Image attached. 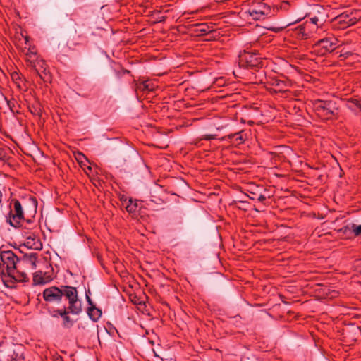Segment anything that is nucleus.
Segmentation results:
<instances>
[{"label": "nucleus", "instance_id": "nucleus-13", "mask_svg": "<svg viewBox=\"0 0 361 361\" xmlns=\"http://www.w3.org/2000/svg\"><path fill=\"white\" fill-rule=\"evenodd\" d=\"M193 32L197 36L210 35V37H214V34L216 32L212 27L207 23H197L192 25Z\"/></svg>", "mask_w": 361, "mask_h": 361}, {"label": "nucleus", "instance_id": "nucleus-1", "mask_svg": "<svg viewBox=\"0 0 361 361\" xmlns=\"http://www.w3.org/2000/svg\"><path fill=\"white\" fill-rule=\"evenodd\" d=\"M37 204L36 198L32 196L23 198L22 201L12 199L10 202V211L6 215V222L16 228L22 227L25 221L32 223L31 219L37 214Z\"/></svg>", "mask_w": 361, "mask_h": 361}, {"label": "nucleus", "instance_id": "nucleus-14", "mask_svg": "<svg viewBox=\"0 0 361 361\" xmlns=\"http://www.w3.org/2000/svg\"><path fill=\"white\" fill-rule=\"evenodd\" d=\"M52 279L53 276L49 272L37 271L33 274L34 285H43L50 282Z\"/></svg>", "mask_w": 361, "mask_h": 361}, {"label": "nucleus", "instance_id": "nucleus-33", "mask_svg": "<svg viewBox=\"0 0 361 361\" xmlns=\"http://www.w3.org/2000/svg\"><path fill=\"white\" fill-rule=\"evenodd\" d=\"M86 300H87V302L89 305V307H92V306H94L92 299L90 298V295H88L87 294H86Z\"/></svg>", "mask_w": 361, "mask_h": 361}, {"label": "nucleus", "instance_id": "nucleus-6", "mask_svg": "<svg viewBox=\"0 0 361 361\" xmlns=\"http://www.w3.org/2000/svg\"><path fill=\"white\" fill-rule=\"evenodd\" d=\"M60 289L61 290V299L65 298L68 302V307H70V310L73 311L76 310L77 307H82L76 287L61 285Z\"/></svg>", "mask_w": 361, "mask_h": 361}, {"label": "nucleus", "instance_id": "nucleus-25", "mask_svg": "<svg viewBox=\"0 0 361 361\" xmlns=\"http://www.w3.org/2000/svg\"><path fill=\"white\" fill-rule=\"evenodd\" d=\"M351 230L352 228L349 226H344L338 230V233L343 235H348L351 233Z\"/></svg>", "mask_w": 361, "mask_h": 361}, {"label": "nucleus", "instance_id": "nucleus-30", "mask_svg": "<svg viewBox=\"0 0 361 361\" xmlns=\"http://www.w3.org/2000/svg\"><path fill=\"white\" fill-rule=\"evenodd\" d=\"M355 269L361 274V259H357L355 262Z\"/></svg>", "mask_w": 361, "mask_h": 361}, {"label": "nucleus", "instance_id": "nucleus-37", "mask_svg": "<svg viewBox=\"0 0 361 361\" xmlns=\"http://www.w3.org/2000/svg\"><path fill=\"white\" fill-rule=\"evenodd\" d=\"M34 48H32V49L30 48L25 54H37L36 51L32 50Z\"/></svg>", "mask_w": 361, "mask_h": 361}, {"label": "nucleus", "instance_id": "nucleus-24", "mask_svg": "<svg viewBox=\"0 0 361 361\" xmlns=\"http://www.w3.org/2000/svg\"><path fill=\"white\" fill-rule=\"evenodd\" d=\"M137 89L142 90V91H152V88L149 87V84L148 83V81H144L139 85H137Z\"/></svg>", "mask_w": 361, "mask_h": 361}, {"label": "nucleus", "instance_id": "nucleus-4", "mask_svg": "<svg viewBox=\"0 0 361 361\" xmlns=\"http://www.w3.org/2000/svg\"><path fill=\"white\" fill-rule=\"evenodd\" d=\"M240 67L257 71L262 67V58L255 50H244L239 54L238 59Z\"/></svg>", "mask_w": 361, "mask_h": 361}, {"label": "nucleus", "instance_id": "nucleus-3", "mask_svg": "<svg viewBox=\"0 0 361 361\" xmlns=\"http://www.w3.org/2000/svg\"><path fill=\"white\" fill-rule=\"evenodd\" d=\"M312 107L316 115L323 121L336 120L339 117L340 106L335 99H315Z\"/></svg>", "mask_w": 361, "mask_h": 361}, {"label": "nucleus", "instance_id": "nucleus-31", "mask_svg": "<svg viewBox=\"0 0 361 361\" xmlns=\"http://www.w3.org/2000/svg\"><path fill=\"white\" fill-rule=\"evenodd\" d=\"M216 139V135H204L202 140H212Z\"/></svg>", "mask_w": 361, "mask_h": 361}, {"label": "nucleus", "instance_id": "nucleus-40", "mask_svg": "<svg viewBox=\"0 0 361 361\" xmlns=\"http://www.w3.org/2000/svg\"><path fill=\"white\" fill-rule=\"evenodd\" d=\"M30 239H31V238H30V237H29V238H27V243L28 244L30 243L29 240H30Z\"/></svg>", "mask_w": 361, "mask_h": 361}, {"label": "nucleus", "instance_id": "nucleus-28", "mask_svg": "<svg viewBox=\"0 0 361 361\" xmlns=\"http://www.w3.org/2000/svg\"><path fill=\"white\" fill-rule=\"evenodd\" d=\"M126 73H130V71L128 70H126L121 67L120 71H116V74L117 75L118 77H121V75H123Z\"/></svg>", "mask_w": 361, "mask_h": 361}, {"label": "nucleus", "instance_id": "nucleus-16", "mask_svg": "<svg viewBox=\"0 0 361 361\" xmlns=\"http://www.w3.org/2000/svg\"><path fill=\"white\" fill-rule=\"evenodd\" d=\"M250 8H252L254 11L261 12L262 14H265L267 16L270 15L271 13V7L264 2H257Z\"/></svg>", "mask_w": 361, "mask_h": 361}, {"label": "nucleus", "instance_id": "nucleus-29", "mask_svg": "<svg viewBox=\"0 0 361 361\" xmlns=\"http://www.w3.org/2000/svg\"><path fill=\"white\" fill-rule=\"evenodd\" d=\"M10 356L11 360L13 361H18L21 357V355H19L18 353H16L15 350H13V354H11Z\"/></svg>", "mask_w": 361, "mask_h": 361}, {"label": "nucleus", "instance_id": "nucleus-12", "mask_svg": "<svg viewBox=\"0 0 361 361\" xmlns=\"http://www.w3.org/2000/svg\"><path fill=\"white\" fill-rule=\"evenodd\" d=\"M37 260V253L25 254L21 258H19L18 264L19 268L23 267H28L32 269H35L36 262Z\"/></svg>", "mask_w": 361, "mask_h": 361}, {"label": "nucleus", "instance_id": "nucleus-9", "mask_svg": "<svg viewBox=\"0 0 361 361\" xmlns=\"http://www.w3.org/2000/svg\"><path fill=\"white\" fill-rule=\"evenodd\" d=\"M30 70L32 71L37 76H39L40 80H42L44 82H51L52 77L49 71L47 68V65L45 61H39V63H37L36 67L32 68Z\"/></svg>", "mask_w": 361, "mask_h": 361}, {"label": "nucleus", "instance_id": "nucleus-18", "mask_svg": "<svg viewBox=\"0 0 361 361\" xmlns=\"http://www.w3.org/2000/svg\"><path fill=\"white\" fill-rule=\"evenodd\" d=\"M346 106L350 111L357 112L361 110V104L356 99H349L347 101Z\"/></svg>", "mask_w": 361, "mask_h": 361}, {"label": "nucleus", "instance_id": "nucleus-39", "mask_svg": "<svg viewBox=\"0 0 361 361\" xmlns=\"http://www.w3.org/2000/svg\"><path fill=\"white\" fill-rule=\"evenodd\" d=\"M87 294L88 295H90V289H88L87 290L85 291V295Z\"/></svg>", "mask_w": 361, "mask_h": 361}, {"label": "nucleus", "instance_id": "nucleus-21", "mask_svg": "<svg viewBox=\"0 0 361 361\" xmlns=\"http://www.w3.org/2000/svg\"><path fill=\"white\" fill-rule=\"evenodd\" d=\"M248 13L255 20H263L267 16L265 14H262V13L261 12L254 11L252 8H250L248 10Z\"/></svg>", "mask_w": 361, "mask_h": 361}, {"label": "nucleus", "instance_id": "nucleus-23", "mask_svg": "<svg viewBox=\"0 0 361 361\" xmlns=\"http://www.w3.org/2000/svg\"><path fill=\"white\" fill-rule=\"evenodd\" d=\"M82 37V35H78L77 36V38L75 37V36H73L72 39H69L68 40L67 44L71 47V46H77L80 44V39Z\"/></svg>", "mask_w": 361, "mask_h": 361}, {"label": "nucleus", "instance_id": "nucleus-17", "mask_svg": "<svg viewBox=\"0 0 361 361\" xmlns=\"http://www.w3.org/2000/svg\"><path fill=\"white\" fill-rule=\"evenodd\" d=\"M88 317L93 322H97L102 316V312L99 308L96 306L88 307L87 310Z\"/></svg>", "mask_w": 361, "mask_h": 361}, {"label": "nucleus", "instance_id": "nucleus-15", "mask_svg": "<svg viewBox=\"0 0 361 361\" xmlns=\"http://www.w3.org/2000/svg\"><path fill=\"white\" fill-rule=\"evenodd\" d=\"M42 59L39 57L37 54H25L26 66L30 69L36 67L37 63Z\"/></svg>", "mask_w": 361, "mask_h": 361}, {"label": "nucleus", "instance_id": "nucleus-34", "mask_svg": "<svg viewBox=\"0 0 361 361\" xmlns=\"http://www.w3.org/2000/svg\"><path fill=\"white\" fill-rule=\"evenodd\" d=\"M6 157V152L4 149L0 148V160H4Z\"/></svg>", "mask_w": 361, "mask_h": 361}, {"label": "nucleus", "instance_id": "nucleus-2", "mask_svg": "<svg viewBox=\"0 0 361 361\" xmlns=\"http://www.w3.org/2000/svg\"><path fill=\"white\" fill-rule=\"evenodd\" d=\"M0 276L6 286L8 283L27 282V274L19 269V257L12 250H1L0 252Z\"/></svg>", "mask_w": 361, "mask_h": 361}, {"label": "nucleus", "instance_id": "nucleus-27", "mask_svg": "<svg viewBox=\"0 0 361 361\" xmlns=\"http://www.w3.org/2000/svg\"><path fill=\"white\" fill-rule=\"evenodd\" d=\"M298 37L306 39L307 37V34L305 32V28L302 26L299 27Z\"/></svg>", "mask_w": 361, "mask_h": 361}, {"label": "nucleus", "instance_id": "nucleus-26", "mask_svg": "<svg viewBox=\"0 0 361 361\" xmlns=\"http://www.w3.org/2000/svg\"><path fill=\"white\" fill-rule=\"evenodd\" d=\"M351 228L355 234V236H358L361 235V224L357 226L355 224H353L351 226Z\"/></svg>", "mask_w": 361, "mask_h": 361}, {"label": "nucleus", "instance_id": "nucleus-38", "mask_svg": "<svg viewBox=\"0 0 361 361\" xmlns=\"http://www.w3.org/2000/svg\"><path fill=\"white\" fill-rule=\"evenodd\" d=\"M18 78H19V76H18V74L17 73H13V74H12V78H13V80H16V79H17Z\"/></svg>", "mask_w": 361, "mask_h": 361}, {"label": "nucleus", "instance_id": "nucleus-8", "mask_svg": "<svg viewBox=\"0 0 361 361\" xmlns=\"http://www.w3.org/2000/svg\"><path fill=\"white\" fill-rule=\"evenodd\" d=\"M44 300L49 303H60L61 302V290L60 286H53L45 288L43 291Z\"/></svg>", "mask_w": 361, "mask_h": 361}, {"label": "nucleus", "instance_id": "nucleus-7", "mask_svg": "<svg viewBox=\"0 0 361 361\" xmlns=\"http://www.w3.org/2000/svg\"><path fill=\"white\" fill-rule=\"evenodd\" d=\"M339 41L334 36L322 38L318 40L314 46V51L319 56H325L333 52L338 47Z\"/></svg>", "mask_w": 361, "mask_h": 361}, {"label": "nucleus", "instance_id": "nucleus-41", "mask_svg": "<svg viewBox=\"0 0 361 361\" xmlns=\"http://www.w3.org/2000/svg\"><path fill=\"white\" fill-rule=\"evenodd\" d=\"M260 190H264V192H265V190H264L262 188H260Z\"/></svg>", "mask_w": 361, "mask_h": 361}, {"label": "nucleus", "instance_id": "nucleus-36", "mask_svg": "<svg viewBox=\"0 0 361 361\" xmlns=\"http://www.w3.org/2000/svg\"><path fill=\"white\" fill-rule=\"evenodd\" d=\"M310 20H311V22H312V23H314V24H315V25H317V23H318V21H319V19H318V18H317V17L312 18H310Z\"/></svg>", "mask_w": 361, "mask_h": 361}, {"label": "nucleus", "instance_id": "nucleus-20", "mask_svg": "<svg viewBox=\"0 0 361 361\" xmlns=\"http://www.w3.org/2000/svg\"><path fill=\"white\" fill-rule=\"evenodd\" d=\"M272 85L276 88V92H285L288 87L287 84L284 81L279 79H274L272 81Z\"/></svg>", "mask_w": 361, "mask_h": 361}, {"label": "nucleus", "instance_id": "nucleus-10", "mask_svg": "<svg viewBox=\"0 0 361 361\" xmlns=\"http://www.w3.org/2000/svg\"><path fill=\"white\" fill-rule=\"evenodd\" d=\"M357 13H348L343 12L336 17V20L339 23L343 24L345 27H349L355 25L358 21V18L356 16Z\"/></svg>", "mask_w": 361, "mask_h": 361}, {"label": "nucleus", "instance_id": "nucleus-11", "mask_svg": "<svg viewBox=\"0 0 361 361\" xmlns=\"http://www.w3.org/2000/svg\"><path fill=\"white\" fill-rule=\"evenodd\" d=\"M247 139V133H245V130H240L235 133H231L222 138V140H226L235 146L244 143Z\"/></svg>", "mask_w": 361, "mask_h": 361}, {"label": "nucleus", "instance_id": "nucleus-35", "mask_svg": "<svg viewBox=\"0 0 361 361\" xmlns=\"http://www.w3.org/2000/svg\"><path fill=\"white\" fill-rule=\"evenodd\" d=\"M268 29L274 31L275 32H279L283 30V27H269Z\"/></svg>", "mask_w": 361, "mask_h": 361}, {"label": "nucleus", "instance_id": "nucleus-5", "mask_svg": "<svg viewBox=\"0 0 361 361\" xmlns=\"http://www.w3.org/2000/svg\"><path fill=\"white\" fill-rule=\"evenodd\" d=\"M82 312V307H77L75 310H70V307L63 306L62 308L52 309L49 310V314L53 318H59L62 319V326L65 329L71 328L75 321L71 318L70 314L79 315Z\"/></svg>", "mask_w": 361, "mask_h": 361}, {"label": "nucleus", "instance_id": "nucleus-19", "mask_svg": "<svg viewBox=\"0 0 361 361\" xmlns=\"http://www.w3.org/2000/svg\"><path fill=\"white\" fill-rule=\"evenodd\" d=\"M248 197L252 200H257L259 202L264 203L266 200V195L262 192L249 191Z\"/></svg>", "mask_w": 361, "mask_h": 361}, {"label": "nucleus", "instance_id": "nucleus-32", "mask_svg": "<svg viewBox=\"0 0 361 361\" xmlns=\"http://www.w3.org/2000/svg\"><path fill=\"white\" fill-rule=\"evenodd\" d=\"M34 108V111L31 110V112L35 115H38V116H41V109L39 107H35L33 106Z\"/></svg>", "mask_w": 361, "mask_h": 361}, {"label": "nucleus", "instance_id": "nucleus-22", "mask_svg": "<svg viewBox=\"0 0 361 361\" xmlns=\"http://www.w3.org/2000/svg\"><path fill=\"white\" fill-rule=\"evenodd\" d=\"M137 207V204L135 202L133 204V200L131 199L129 200L128 204L126 206V209L129 213H134L136 212Z\"/></svg>", "mask_w": 361, "mask_h": 361}]
</instances>
